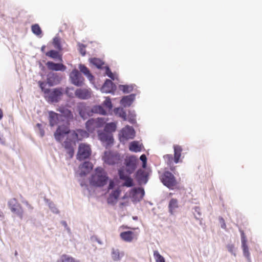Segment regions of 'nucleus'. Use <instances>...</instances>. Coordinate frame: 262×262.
Here are the masks:
<instances>
[{
    "label": "nucleus",
    "instance_id": "nucleus-34",
    "mask_svg": "<svg viewBox=\"0 0 262 262\" xmlns=\"http://www.w3.org/2000/svg\"><path fill=\"white\" fill-rule=\"evenodd\" d=\"M53 45L54 47L59 51H61L62 48L61 45V39L60 38L56 36L53 39Z\"/></svg>",
    "mask_w": 262,
    "mask_h": 262
},
{
    "label": "nucleus",
    "instance_id": "nucleus-25",
    "mask_svg": "<svg viewBox=\"0 0 262 262\" xmlns=\"http://www.w3.org/2000/svg\"><path fill=\"white\" fill-rule=\"evenodd\" d=\"M178 208V201L176 199H171L168 204L169 212L171 214H173L175 210Z\"/></svg>",
    "mask_w": 262,
    "mask_h": 262
},
{
    "label": "nucleus",
    "instance_id": "nucleus-63",
    "mask_svg": "<svg viewBox=\"0 0 262 262\" xmlns=\"http://www.w3.org/2000/svg\"><path fill=\"white\" fill-rule=\"evenodd\" d=\"M39 132L41 137H43L45 135L44 130L42 128H40Z\"/></svg>",
    "mask_w": 262,
    "mask_h": 262
},
{
    "label": "nucleus",
    "instance_id": "nucleus-23",
    "mask_svg": "<svg viewBox=\"0 0 262 262\" xmlns=\"http://www.w3.org/2000/svg\"><path fill=\"white\" fill-rule=\"evenodd\" d=\"M79 68L80 72L85 75L90 81H92L94 79V76L90 73L89 69L85 65L80 64Z\"/></svg>",
    "mask_w": 262,
    "mask_h": 262
},
{
    "label": "nucleus",
    "instance_id": "nucleus-24",
    "mask_svg": "<svg viewBox=\"0 0 262 262\" xmlns=\"http://www.w3.org/2000/svg\"><path fill=\"white\" fill-rule=\"evenodd\" d=\"M134 232L131 231H124L120 233V237L124 241L131 242L133 239Z\"/></svg>",
    "mask_w": 262,
    "mask_h": 262
},
{
    "label": "nucleus",
    "instance_id": "nucleus-19",
    "mask_svg": "<svg viewBox=\"0 0 262 262\" xmlns=\"http://www.w3.org/2000/svg\"><path fill=\"white\" fill-rule=\"evenodd\" d=\"M49 120L51 126H54L60 121H63V119L60 118L59 114L53 111L49 112Z\"/></svg>",
    "mask_w": 262,
    "mask_h": 262
},
{
    "label": "nucleus",
    "instance_id": "nucleus-12",
    "mask_svg": "<svg viewBox=\"0 0 262 262\" xmlns=\"http://www.w3.org/2000/svg\"><path fill=\"white\" fill-rule=\"evenodd\" d=\"M116 85L111 80L107 79L101 88V91L103 93L114 94L116 90Z\"/></svg>",
    "mask_w": 262,
    "mask_h": 262
},
{
    "label": "nucleus",
    "instance_id": "nucleus-27",
    "mask_svg": "<svg viewBox=\"0 0 262 262\" xmlns=\"http://www.w3.org/2000/svg\"><path fill=\"white\" fill-rule=\"evenodd\" d=\"M129 149L132 151L138 152L141 150V147L138 141H134L129 143Z\"/></svg>",
    "mask_w": 262,
    "mask_h": 262
},
{
    "label": "nucleus",
    "instance_id": "nucleus-14",
    "mask_svg": "<svg viewBox=\"0 0 262 262\" xmlns=\"http://www.w3.org/2000/svg\"><path fill=\"white\" fill-rule=\"evenodd\" d=\"M135 178L139 184H146L148 181V173L142 169H139L135 174Z\"/></svg>",
    "mask_w": 262,
    "mask_h": 262
},
{
    "label": "nucleus",
    "instance_id": "nucleus-17",
    "mask_svg": "<svg viewBox=\"0 0 262 262\" xmlns=\"http://www.w3.org/2000/svg\"><path fill=\"white\" fill-rule=\"evenodd\" d=\"M136 96V94H131L123 96L120 101V104L124 107H129L135 100Z\"/></svg>",
    "mask_w": 262,
    "mask_h": 262
},
{
    "label": "nucleus",
    "instance_id": "nucleus-2",
    "mask_svg": "<svg viewBox=\"0 0 262 262\" xmlns=\"http://www.w3.org/2000/svg\"><path fill=\"white\" fill-rule=\"evenodd\" d=\"M8 206L13 213H15L21 220L23 219L24 210L15 198L10 199L8 200Z\"/></svg>",
    "mask_w": 262,
    "mask_h": 262
},
{
    "label": "nucleus",
    "instance_id": "nucleus-35",
    "mask_svg": "<svg viewBox=\"0 0 262 262\" xmlns=\"http://www.w3.org/2000/svg\"><path fill=\"white\" fill-rule=\"evenodd\" d=\"M92 112L95 113H98L103 115L106 114V111L101 105L94 106L92 109Z\"/></svg>",
    "mask_w": 262,
    "mask_h": 262
},
{
    "label": "nucleus",
    "instance_id": "nucleus-43",
    "mask_svg": "<svg viewBox=\"0 0 262 262\" xmlns=\"http://www.w3.org/2000/svg\"><path fill=\"white\" fill-rule=\"evenodd\" d=\"M61 259L62 262H77L74 258L66 254L62 255Z\"/></svg>",
    "mask_w": 262,
    "mask_h": 262
},
{
    "label": "nucleus",
    "instance_id": "nucleus-4",
    "mask_svg": "<svg viewBox=\"0 0 262 262\" xmlns=\"http://www.w3.org/2000/svg\"><path fill=\"white\" fill-rule=\"evenodd\" d=\"M160 179L164 185L170 188L176 185V180L174 175L169 171H165L161 176Z\"/></svg>",
    "mask_w": 262,
    "mask_h": 262
},
{
    "label": "nucleus",
    "instance_id": "nucleus-53",
    "mask_svg": "<svg viewBox=\"0 0 262 262\" xmlns=\"http://www.w3.org/2000/svg\"><path fill=\"white\" fill-rule=\"evenodd\" d=\"M64 147L66 149L72 148V143L71 141L66 140L63 142Z\"/></svg>",
    "mask_w": 262,
    "mask_h": 262
},
{
    "label": "nucleus",
    "instance_id": "nucleus-15",
    "mask_svg": "<svg viewBox=\"0 0 262 262\" xmlns=\"http://www.w3.org/2000/svg\"><path fill=\"white\" fill-rule=\"evenodd\" d=\"M145 194L144 190L143 188H134L132 191V198L134 202L140 201Z\"/></svg>",
    "mask_w": 262,
    "mask_h": 262
},
{
    "label": "nucleus",
    "instance_id": "nucleus-13",
    "mask_svg": "<svg viewBox=\"0 0 262 262\" xmlns=\"http://www.w3.org/2000/svg\"><path fill=\"white\" fill-rule=\"evenodd\" d=\"M70 129L66 126H59L54 133V137L56 140L60 142L64 136L70 133Z\"/></svg>",
    "mask_w": 262,
    "mask_h": 262
},
{
    "label": "nucleus",
    "instance_id": "nucleus-6",
    "mask_svg": "<svg viewBox=\"0 0 262 262\" xmlns=\"http://www.w3.org/2000/svg\"><path fill=\"white\" fill-rule=\"evenodd\" d=\"M70 78L71 83L77 86H81L84 84V78L77 69H74L71 72Z\"/></svg>",
    "mask_w": 262,
    "mask_h": 262
},
{
    "label": "nucleus",
    "instance_id": "nucleus-61",
    "mask_svg": "<svg viewBox=\"0 0 262 262\" xmlns=\"http://www.w3.org/2000/svg\"><path fill=\"white\" fill-rule=\"evenodd\" d=\"M60 223L62 226H64L65 228L68 226L67 222L65 221H61L60 222Z\"/></svg>",
    "mask_w": 262,
    "mask_h": 262
},
{
    "label": "nucleus",
    "instance_id": "nucleus-3",
    "mask_svg": "<svg viewBox=\"0 0 262 262\" xmlns=\"http://www.w3.org/2000/svg\"><path fill=\"white\" fill-rule=\"evenodd\" d=\"M138 159L135 156L127 157L124 160V165L126 167L125 171L129 175L132 174L136 169Z\"/></svg>",
    "mask_w": 262,
    "mask_h": 262
},
{
    "label": "nucleus",
    "instance_id": "nucleus-60",
    "mask_svg": "<svg viewBox=\"0 0 262 262\" xmlns=\"http://www.w3.org/2000/svg\"><path fill=\"white\" fill-rule=\"evenodd\" d=\"M26 207L30 212H32L34 209L33 207L30 204H29L28 206H26Z\"/></svg>",
    "mask_w": 262,
    "mask_h": 262
},
{
    "label": "nucleus",
    "instance_id": "nucleus-59",
    "mask_svg": "<svg viewBox=\"0 0 262 262\" xmlns=\"http://www.w3.org/2000/svg\"><path fill=\"white\" fill-rule=\"evenodd\" d=\"M140 159L142 162H147V158L145 154H142L140 156Z\"/></svg>",
    "mask_w": 262,
    "mask_h": 262
},
{
    "label": "nucleus",
    "instance_id": "nucleus-7",
    "mask_svg": "<svg viewBox=\"0 0 262 262\" xmlns=\"http://www.w3.org/2000/svg\"><path fill=\"white\" fill-rule=\"evenodd\" d=\"M104 162L108 165H115L118 164L121 161V157L119 154L117 152H110L104 154Z\"/></svg>",
    "mask_w": 262,
    "mask_h": 262
},
{
    "label": "nucleus",
    "instance_id": "nucleus-62",
    "mask_svg": "<svg viewBox=\"0 0 262 262\" xmlns=\"http://www.w3.org/2000/svg\"><path fill=\"white\" fill-rule=\"evenodd\" d=\"M21 202H22V203L25 204L26 206H28L29 204V202L25 199H23L21 200Z\"/></svg>",
    "mask_w": 262,
    "mask_h": 262
},
{
    "label": "nucleus",
    "instance_id": "nucleus-20",
    "mask_svg": "<svg viewBox=\"0 0 262 262\" xmlns=\"http://www.w3.org/2000/svg\"><path fill=\"white\" fill-rule=\"evenodd\" d=\"M48 68L55 71H64L66 69V67L62 63H55L51 61H49L46 63Z\"/></svg>",
    "mask_w": 262,
    "mask_h": 262
},
{
    "label": "nucleus",
    "instance_id": "nucleus-58",
    "mask_svg": "<svg viewBox=\"0 0 262 262\" xmlns=\"http://www.w3.org/2000/svg\"><path fill=\"white\" fill-rule=\"evenodd\" d=\"M115 187V183L113 181H110L108 186V189H113L114 187Z\"/></svg>",
    "mask_w": 262,
    "mask_h": 262
},
{
    "label": "nucleus",
    "instance_id": "nucleus-41",
    "mask_svg": "<svg viewBox=\"0 0 262 262\" xmlns=\"http://www.w3.org/2000/svg\"><path fill=\"white\" fill-rule=\"evenodd\" d=\"M193 213L194 214L195 219L196 220H200V217L202 215L200 208L198 206H195L194 208H193Z\"/></svg>",
    "mask_w": 262,
    "mask_h": 262
},
{
    "label": "nucleus",
    "instance_id": "nucleus-31",
    "mask_svg": "<svg viewBox=\"0 0 262 262\" xmlns=\"http://www.w3.org/2000/svg\"><path fill=\"white\" fill-rule=\"evenodd\" d=\"M123 256V253H120L118 249H112V257L115 261H118Z\"/></svg>",
    "mask_w": 262,
    "mask_h": 262
},
{
    "label": "nucleus",
    "instance_id": "nucleus-64",
    "mask_svg": "<svg viewBox=\"0 0 262 262\" xmlns=\"http://www.w3.org/2000/svg\"><path fill=\"white\" fill-rule=\"evenodd\" d=\"M66 230H67V231L69 234H70V235L71 234V229L68 226L67 228H66Z\"/></svg>",
    "mask_w": 262,
    "mask_h": 262
},
{
    "label": "nucleus",
    "instance_id": "nucleus-21",
    "mask_svg": "<svg viewBox=\"0 0 262 262\" xmlns=\"http://www.w3.org/2000/svg\"><path fill=\"white\" fill-rule=\"evenodd\" d=\"M49 99L52 102H57L58 99L62 95L61 88H55L53 89L52 91L49 93Z\"/></svg>",
    "mask_w": 262,
    "mask_h": 262
},
{
    "label": "nucleus",
    "instance_id": "nucleus-22",
    "mask_svg": "<svg viewBox=\"0 0 262 262\" xmlns=\"http://www.w3.org/2000/svg\"><path fill=\"white\" fill-rule=\"evenodd\" d=\"M60 80L59 77L56 73H50L48 75L47 82L49 86H53L57 84Z\"/></svg>",
    "mask_w": 262,
    "mask_h": 262
},
{
    "label": "nucleus",
    "instance_id": "nucleus-30",
    "mask_svg": "<svg viewBox=\"0 0 262 262\" xmlns=\"http://www.w3.org/2000/svg\"><path fill=\"white\" fill-rule=\"evenodd\" d=\"M96 120L91 118L88 120L85 123V127L89 132H93L96 126Z\"/></svg>",
    "mask_w": 262,
    "mask_h": 262
},
{
    "label": "nucleus",
    "instance_id": "nucleus-33",
    "mask_svg": "<svg viewBox=\"0 0 262 262\" xmlns=\"http://www.w3.org/2000/svg\"><path fill=\"white\" fill-rule=\"evenodd\" d=\"M45 201L48 204L50 209L53 213L58 214L59 213V210L52 202L50 201L49 200L46 198L45 199Z\"/></svg>",
    "mask_w": 262,
    "mask_h": 262
},
{
    "label": "nucleus",
    "instance_id": "nucleus-38",
    "mask_svg": "<svg viewBox=\"0 0 262 262\" xmlns=\"http://www.w3.org/2000/svg\"><path fill=\"white\" fill-rule=\"evenodd\" d=\"M46 55L53 59H57L60 57L58 52L54 50H51L46 53Z\"/></svg>",
    "mask_w": 262,
    "mask_h": 262
},
{
    "label": "nucleus",
    "instance_id": "nucleus-54",
    "mask_svg": "<svg viewBox=\"0 0 262 262\" xmlns=\"http://www.w3.org/2000/svg\"><path fill=\"white\" fill-rule=\"evenodd\" d=\"M164 158L165 159V160L167 161L168 164H170L173 160V157L172 155H166L164 156Z\"/></svg>",
    "mask_w": 262,
    "mask_h": 262
},
{
    "label": "nucleus",
    "instance_id": "nucleus-55",
    "mask_svg": "<svg viewBox=\"0 0 262 262\" xmlns=\"http://www.w3.org/2000/svg\"><path fill=\"white\" fill-rule=\"evenodd\" d=\"M219 220L220 223L221 224V227L222 229H226V223H225V220H224V219L222 217L220 216L219 218Z\"/></svg>",
    "mask_w": 262,
    "mask_h": 262
},
{
    "label": "nucleus",
    "instance_id": "nucleus-47",
    "mask_svg": "<svg viewBox=\"0 0 262 262\" xmlns=\"http://www.w3.org/2000/svg\"><path fill=\"white\" fill-rule=\"evenodd\" d=\"M120 193H121V190L119 188H117L114 190H113L111 192V193L109 195L113 197L114 199L115 198V199L118 200Z\"/></svg>",
    "mask_w": 262,
    "mask_h": 262
},
{
    "label": "nucleus",
    "instance_id": "nucleus-39",
    "mask_svg": "<svg viewBox=\"0 0 262 262\" xmlns=\"http://www.w3.org/2000/svg\"><path fill=\"white\" fill-rule=\"evenodd\" d=\"M31 30L32 32L37 36H39L42 33V31L39 26L37 24L32 26Z\"/></svg>",
    "mask_w": 262,
    "mask_h": 262
},
{
    "label": "nucleus",
    "instance_id": "nucleus-56",
    "mask_svg": "<svg viewBox=\"0 0 262 262\" xmlns=\"http://www.w3.org/2000/svg\"><path fill=\"white\" fill-rule=\"evenodd\" d=\"M67 153L69 155V157L72 158L74 154V150L73 147L66 149Z\"/></svg>",
    "mask_w": 262,
    "mask_h": 262
},
{
    "label": "nucleus",
    "instance_id": "nucleus-52",
    "mask_svg": "<svg viewBox=\"0 0 262 262\" xmlns=\"http://www.w3.org/2000/svg\"><path fill=\"white\" fill-rule=\"evenodd\" d=\"M117 200V199L115 198L114 199L113 197L109 195L107 199V202L108 204L114 205L116 203Z\"/></svg>",
    "mask_w": 262,
    "mask_h": 262
},
{
    "label": "nucleus",
    "instance_id": "nucleus-18",
    "mask_svg": "<svg viewBox=\"0 0 262 262\" xmlns=\"http://www.w3.org/2000/svg\"><path fill=\"white\" fill-rule=\"evenodd\" d=\"M241 242H242V248L243 251V254L245 256L249 262H251V259L250 257V253L249 252L248 247L247 245L246 237L243 232L241 231Z\"/></svg>",
    "mask_w": 262,
    "mask_h": 262
},
{
    "label": "nucleus",
    "instance_id": "nucleus-51",
    "mask_svg": "<svg viewBox=\"0 0 262 262\" xmlns=\"http://www.w3.org/2000/svg\"><path fill=\"white\" fill-rule=\"evenodd\" d=\"M135 117L136 115L135 112L133 111V112L132 113H130L128 116V121H129V122L132 124H135L136 122Z\"/></svg>",
    "mask_w": 262,
    "mask_h": 262
},
{
    "label": "nucleus",
    "instance_id": "nucleus-26",
    "mask_svg": "<svg viewBox=\"0 0 262 262\" xmlns=\"http://www.w3.org/2000/svg\"><path fill=\"white\" fill-rule=\"evenodd\" d=\"M174 162L178 163L181 156L182 147L179 145H174Z\"/></svg>",
    "mask_w": 262,
    "mask_h": 262
},
{
    "label": "nucleus",
    "instance_id": "nucleus-32",
    "mask_svg": "<svg viewBox=\"0 0 262 262\" xmlns=\"http://www.w3.org/2000/svg\"><path fill=\"white\" fill-rule=\"evenodd\" d=\"M90 62L94 65L98 69H102V66L104 64V62L99 58H91L89 59Z\"/></svg>",
    "mask_w": 262,
    "mask_h": 262
},
{
    "label": "nucleus",
    "instance_id": "nucleus-40",
    "mask_svg": "<svg viewBox=\"0 0 262 262\" xmlns=\"http://www.w3.org/2000/svg\"><path fill=\"white\" fill-rule=\"evenodd\" d=\"M154 257L156 262H165L164 257L157 250L154 251Z\"/></svg>",
    "mask_w": 262,
    "mask_h": 262
},
{
    "label": "nucleus",
    "instance_id": "nucleus-5",
    "mask_svg": "<svg viewBox=\"0 0 262 262\" xmlns=\"http://www.w3.org/2000/svg\"><path fill=\"white\" fill-rule=\"evenodd\" d=\"M135 134L136 132L133 127L126 125L121 129L119 134L120 139L122 141L133 139L135 137Z\"/></svg>",
    "mask_w": 262,
    "mask_h": 262
},
{
    "label": "nucleus",
    "instance_id": "nucleus-46",
    "mask_svg": "<svg viewBox=\"0 0 262 262\" xmlns=\"http://www.w3.org/2000/svg\"><path fill=\"white\" fill-rule=\"evenodd\" d=\"M103 104L105 107L108 108L109 110H111L113 108V104L109 97H106L105 101L103 103Z\"/></svg>",
    "mask_w": 262,
    "mask_h": 262
},
{
    "label": "nucleus",
    "instance_id": "nucleus-16",
    "mask_svg": "<svg viewBox=\"0 0 262 262\" xmlns=\"http://www.w3.org/2000/svg\"><path fill=\"white\" fill-rule=\"evenodd\" d=\"M75 96L81 100H86L91 97V89H77L75 92Z\"/></svg>",
    "mask_w": 262,
    "mask_h": 262
},
{
    "label": "nucleus",
    "instance_id": "nucleus-42",
    "mask_svg": "<svg viewBox=\"0 0 262 262\" xmlns=\"http://www.w3.org/2000/svg\"><path fill=\"white\" fill-rule=\"evenodd\" d=\"M38 83L39 88L45 94H49L50 93V89L45 88L46 84L45 82L39 81Z\"/></svg>",
    "mask_w": 262,
    "mask_h": 262
},
{
    "label": "nucleus",
    "instance_id": "nucleus-36",
    "mask_svg": "<svg viewBox=\"0 0 262 262\" xmlns=\"http://www.w3.org/2000/svg\"><path fill=\"white\" fill-rule=\"evenodd\" d=\"M119 88L124 94L129 93L133 91L134 89L132 85H119Z\"/></svg>",
    "mask_w": 262,
    "mask_h": 262
},
{
    "label": "nucleus",
    "instance_id": "nucleus-48",
    "mask_svg": "<svg viewBox=\"0 0 262 262\" xmlns=\"http://www.w3.org/2000/svg\"><path fill=\"white\" fill-rule=\"evenodd\" d=\"M226 247L227 248L228 251L231 253L232 255H233L234 256H236V253H235V248L234 246L232 244H228L227 245Z\"/></svg>",
    "mask_w": 262,
    "mask_h": 262
},
{
    "label": "nucleus",
    "instance_id": "nucleus-10",
    "mask_svg": "<svg viewBox=\"0 0 262 262\" xmlns=\"http://www.w3.org/2000/svg\"><path fill=\"white\" fill-rule=\"evenodd\" d=\"M57 111L60 113L59 115L60 118L63 119V121L69 122L73 119V115L71 110H69L66 107L60 106Z\"/></svg>",
    "mask_w": 262,
    "mask_h": 262
},
{
    "label": "nucleus",
    "instance_id": "nucleus-28",
    "mask_svg": "<svg viewBox=\"0 0 262 262\" xmlns=\"http://www.w3.org/2000/svg\"><path fill=\"white\" fill-rule=\"evenodd\" d=\"M114 113L115 114V115L122 118L123 119V120L125 121L127 120L126 112L124 111V110L123 108H121V107L115 108L114 110Z\"/></svg>",
    "mask_w": 262,
    "mask_h": 262
},
{
    "label": "nucleus",
    "instance_id": "nucleus-8",
    "mask_svg": "<svg viewBox=\"0 0 262 262\" xmlns=\"http://www.w3.org/2000/svg\"><path fill=\"white\" fill-rule=\"evenodd\" d=\"M98 139L103 143H105L106 145L108 146L112 144L114 142V138L112 134L107 133L104 130H98Z\"/></svg>",
    "mask_w": 262,
    "mask_h": 262
},
{
    "label": "nucleus",
    "instance_id": "nucleus-9",
    "mask_svg": "<svg viewBox=\"0 0 262 262\" xmlns=\"http://www.w3.org/2000/svg\"><path fill=\"white\" fill-rule=\"evenodd\" d=\"M91 155V150L89 146L80 144L79 146L77 159L80 161L89 158Z\"/></svg>",
    "mask_w": 262,
    "mask_h": 262
},
{
    "label": "nucleus",
    "instance_id": "nucleus-45",
    "mask_svg": "<svg viewBox=\"0 0 262 262\" xmlns=\"http://www.w3.org/2000/svg\"><path fill=\"white\" fill-rule=\"evenodd\" d=\"M77 45L78 47V50L80 53L81 54L82 56H84L86 54V51L85 50L86 46L80 42H78Z\"/></svg>",
    "mask_w": 262,
    "mask_h": 262
},
{
    "label": "nucleus",
    "instance_id": "nucleus-50",
    "mask_svg": "<svg viewBox=\"0 0 262 262\" xmlns=\"http://www.w3.org/2000/svg\"><path fill=\"white\" fill-rule=\"evenodd\" d=\"M105 120L102 118H98L96 120V126L97 127H100L103 126L105 123Z\"/></svg>",
    "mask_w": 262,
    "mask_h": 262
},
{
    "label": "nucleus",
    "instance_id": "nucleus-11",
    "mask_svg": "<svg viewBox=\"0 0 262 262\" xmlns=\"http://www.w3.org/2000/svg\"><path fill=\"white\" fill-rule=\"evenodd\" d=\"M118 175L121 180L124 181L123 186L127 187L134 186V183L133 179L129 176L125 174L123 167L120 168L118 170Z\"/></svg>",
    "mask_w": 262,
    "mask_h": 262
},
{
    "label": "nucleus",
    "instance_id": "nucleus-44",
    "mask_svg": "<svg viewBox=\"0 0 262 262\" xmlns=\"http://www.w3.org/2000/svg\"><path fill=\"white\" fill-rule=\"evenodd\" d=\"M81 168H83L88 171H90L93 168V165L91 162L89 161H85L81 165Z\"/></svg>",
    "mask_w": 262,
    "mask_h": 262
},
{
    "label": "nucleus",
    "instance_id": "nucleus-57",
    "mask_svg": "<svg viewBox=\"0 0 262 262\" xmlns=\"http://www.w3.org/2000/svg\"><path fill=\"white\" fill-rule=\"evenodd\" d=\"M90 171H88V170H86V169H84L83 168H81L80 172L79 173V175L80 177H84L86 176Z\"/></svg>",
    "mask_w": 262,
    "mask_h": 262
},
{
    "label": "nucleus",
    "instance_id": "nucleus-37",
    "mask_svg": "<svg viewBox=\"0 0 262 262\" xmlns=\"http://www.w3.org/2000/svg\"><path fill=\"white\" fill-rule=\"evenodd\" d=\"M77 109L80 116L84 120L86 119L89 115L86 111V108L84 107L79 106Z\"/></svg>",
    "mask_w": 262,
    "mask_h": 262
},
{
    "label": "nucleus",
    "instance_id": "nucleus-49",
    "mask_svg": "<svg viewBox=\"0 0 262 262\" xmlns=\"http://www.w3.org/2000/svg\"><path fill=\"white\" fill-rule=\"evenodd\" d=\"M104 68L105 69V74L111 79L114 80L115 79V76L112 72L110 68L108 66H106Z\"/></svg>",
    "mask_w": 262,
    "mask_h": 262
},
{
    "label": "nucleus",
    "instance_id": "nucleus-1",
    "mask_svg": "<svg viewBox=\"0 0 262 262\" xmlns=\"http://www.w3.org/2000/svg\"><path fill=\"white\" fill-rule=\"evenodd\" d=\"M108 179L106 171L102 167H98L95 169V173L92 176L90 182L93 186L102 187L106 184Z\"/></svg>",
    "mask_w": 262,
    "mask_h": 262
},
{
    "label": "nucleus",
    "instance_id": "nucleus-29",
    "mask_svg": "<svg viewBox=\"0 0 262 262\" xmlns=\"http://www.w3.org/2000/svg\"><path fill=\"white\" fill-rule=\"evenodd\" d=\"M116 124L115 122H110L105 124L103 130L107 133L112 134L113 132L116 130Z\"/></svg>",
    "mask_w": 262,
    "mask_h": 262
}]
</instances>
